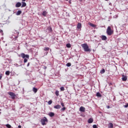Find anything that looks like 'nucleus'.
Wrapping results in <instances>:
<instances>
[{"mask_svg":"<svg viewBox=\"0 0 128 128\" xmlns=\"http://www.w3.org/2000/svg\"><path fill=\"white\" fill-rule=\"evenodd\" d=\"M20 56L22 58H24V64H26V62H28V60L30 58V56L28 54H26L24 53H22Z\"/></svg>","mask_w":128,"mask_h":128,"instance_id":"f257e3e1","label":"nucleus"},{"mask_svg":"<svg viewBox=\"0 0 128 128\" xmlns=\"http://www.w3.org/2000/svg\"><path fill=\"white\" fill-rule=\"evenodd\" d=\"M82 48H84V51L88 52H92V50L90 48L88 47V45L87 44H82Z\"/></svg>","mask_w":128,"mask_h":128,"instance_id":"f03ea898","label":"nucleus"},{"mask_svg":"<svg viewBox=\"0 0 128 128\" xmlns=\"http://www.w3.org/2000/svg\"><path fill=\"white\" fill-rule=\"evenodd\" d=\"M40 122L42 126H46V122H48V118L44 116L41 119Z\"/></svg>","mask_w":128,"mask_h":128,"instance_id":"7ed1b4c3","label":"nucleus"},{"mask_svg":"<svg viewBox=\"0 0 128 128\" xmlns=\"http://www.w3.org/2000/svg\"><path fill=\"white\" fill-rule=\"evenodd\" d=\"M106 34L108 36H112L114 34V30H112V28L110 26L107 28Z\"/></svg>","mask_w":128,"mask_h":128,"instance_id":"20e7f679","label":"nucleus"},{"mask_svg":"<svg viewBox=\"0 0 128 128\" xmlns=\"http://www.w3.org/2000/svg\"><path fill=\"white\" fill-rule=\"evenodd\" d=\"M8 94H9V96H10L12 100H14V98H16V96L14 94V93L12 92H8Z\"/></svg>","mask_w":128,"mask_h":128,"instance_id":"39448f33","label":"nucleus"},{"mask_svg":"<svg viewBox=\"0 0 128 128\" xmlns=\"http://www.w3.org/2000/svg\"><path fill=\"white\" fill-rule=\"evenodd\" d=\"M80 111L82 112H86V108L84 106H81L80 108Z\"/></svg>","mask_w":128,"mask_h":128,"instance_id":"423d86ee","label":"nucleus"},{"mask_svg":"<svg viewBox=\"0 0 128 128\" xmlns=\"http://www.w3.org/2000/svg\"><path fill=\"white\" fill-rule=\"evenodd\" d=\"M88 24L89 26H92V28H96V25L92 24V23H91V22H88Z\"/></svg>","mask_w":128,"mask_h":128,"instance_id":"0eeeda50","label":"nucleus"},{"mask_svg":"<svg viewBox=\"0 0 128 128\" xmlns=\"http://www.w3.org/2000/svg\"><path fill=\"white\" fill-rule=\"evenodd\" d=\"M122 80L123 82H126V80H128V77H126V76H122Z\"/></svg>","mask_w":128,"mask_h":128,"instance_id":"6e6552de","label":"nucleus"},{"mask_svg":"<svg viewBox=\"0 0 128 128\" xmlns=\"http://www.w3.org/2000/svg\"><path fill=\"white\" fill-rule=\"evenodd\" d=\"M60 108H61L60 106L58 104L54 106V108H56V110H60Z\"/></svg>","mask_w":128,"mask_h":128,"instance_id":"1a4fd4ad","label":"nucleus"},{"mask_svg":"<svg viewBox=\"0 0 128 128\" xmlns=\"http://www.w3.org/2000/svg\"><path fill=\"white\" fill-rule=\"evenodd\" d=\"M94 122V119L92 118H90L88 120V123L92 124Z\"/></svg>","mask_w":128,"mask_h":128,"instance_id":"9d476101","label":"nucleus"},{"mask_svg":"<svg viewBox=\"0 0 128 128\" xmlns=\"http://www.w3.org/2000/svg\"><path fill=\"white\" fill-rule=\"evenodd\" d=\"M20 6H22V3H20V2H17L16 4V8H20Z\"/></svg>","mask_w":128,"mask_h":128,"instance_id":"9b49d317","label":"nucleus"},{"mask_svg":"<svg viewBox=\"0 0 128 128\" xmlns=\"http://www.w3.org/2000/svg\"><path fill=\"white\" fill-rule=\"evenodd\" d=\"M108 128H114V124L112 123H109L108 124Z\"/></svg>","mask_w":128,"mask_h":128,"instance_id":"f8f14e48","label":"nucleus"},{"mask_svg":"<svg viewBox=\"0 0 128 128\" xmlns=\"http://www.w3.org/2000/svg\"><path fill=\"white\" fill-rule=\"evenodd\" d=\"M48 116H50L51 118H52V116H54V113L52 112H50L48 114Z\"/></svg>","mask_w":128,"mask_h":128,"instance_id":"ddd939ff","label":"nucleus"},{"mask_svg":"<svg viewBox=\"0 0 128 128\" xmlns=\"http://www.w3.org/2000/svg\"><path fill=\"white\" fill-rule=\"evenodd\" d=\"M32 90H33L34 92V94H36V92H38V88H33Z\"/></svg>","mask_w":128,"mask_h":128,"instance_id":"4468645a","label":"nucleus"},{"mask_svg":"<svg viewBox=\"0 0 128 128\" xmlns=\"http://www.w3.org/2000/svg\"><path fill=\"white\" fill-rule=\"evenodd\" d=\"M102 40H106L107 38L106 36H102Z\"/></svg>","mask_w":128,"mask_h":128,"instance_id":"2eb2a0df","label":"nucleus"},{"mask_svg":"<svg viewBox=\"0 0 128 128\" xmlns=\"http://www.w3.org/2000/svg\"><path fill=\"white\" fill-rule=\"evenodd\" d=\"M77 28H82V24L80 23H78V25H77Z\"/></svg>","mask_w":128,"mask_h":128,"instance_id":"dca6fc26","label":"nucleus"},{"mask_svg":"<svg viewBox=\"0 0 128 128\" xmlns=\"http://www.w3.org/2000/svg\"><path fill=\"white\" fill-rule=\"evenodd\" d=\"M26 6V3L25 2H22V8H24V6Z\"/></svg>","mask_w":128,"mask_h":128,"instance_id":"f3484780","label":"nucleus"},{"mask_svg":"<svg viewBox=\"0 0 128 128\" xmlns=\"http://www.w3.org/2000/svg\"><path fill=\"white\" fill-rule=\"evenodd\" d=\"M96 96H98V98H102V95L100 92H98L96 94Z\"/></svg>","mask_w":128,"mask_h":128,"instance_id":"a211bd4d","label":"nucleus"},{"mask_svg":"<svg viewBox=\"0 0 128 128\" xmlns=\"http://www.w3.org/2000/svg\"><path fill=\"white\" fill-rule=\"evenodd\" d=\"M55 94L56 96H60V92H58V90H56L55 92Z\"/></svg>","mask_w":128,"mask_h":128,"instance_id":"6ab92c4d","label":"nucleus"},{"mask_svg":"<svg viewBox=\"0 0 128 128\" xmlns=\"http://www.w3.org/2000/svg\"><path fill=\"white\" fill-rule=\"evenodd\" d=\"M22 14V11L21 10H18L17 12L16 13V16H20Z\"/></svg>","mask_w":128,"mask_h":128,"instance_id":"aec40b11","label":"nucleus"},{"mask_svg":"<svg viewBox=\"0 0 128 128\" xmlns=\"http://www.w3.org/2000/svg\"><path fill=\"white\" fill-rule=\"evenodd\" d=\"M48 14V12H46V11H44L42 13V16H46Z\"/></svg>","mask_w":128,"mask_h":128,"instance_id":"412c9836","label":"nucleus"},{"mask_svg":"<svg viewBox=\"0 0 128 128\" xmlns=\"http://www.w3.org/2000/svg\"><path fill=\"white\" fill-rule=\"evenodd\" d=\"M66 48H71L72 45H70V44H66Z\"/></svg>","mask_w":128,"mask_h":128,"instance_id":"4be33fe9","label":"nucleus"},{"mask_svg":"<svg viewBox=\"0 0 128 128\" xmlns=\"http://www.w3.org/2000/svg\"><path fill=\"white\" fill-rule=\"evenodd\" d=\"M66 66L70 67L72 66V64L70 62H68L66 64Z\"/></svg>","mask_w":128,"mask_h":128,"instance_id":"5701e85b","label":"nucleus"},{"mask_svg":"<svg viewBox=\"0 0 128 128\" xmlns=\"http://www.w3.org/2000/svg\"><path fill=\"white\" fill-rule=\"evenodd\" d=\"M44 50H45V51H48V50H50V48H48V47H46V48H45L44 49Z\"/></svg>","mask_w":128,"mask_h":128,"instance_id":"b1692460","label":"nucleus"},{"mask_svg":"<svg viewBox=\"0 0 128 128\" xmlns=\"http://www.w3.org/2000/svg\"><path fill=\"white\" fill-rule=\"evenodd\" d=\"M0 34H1L2 36H4V30L2 29H0Z\"/></svg>","mask_w":128,"mask_h":128,"instance_id":"393cba45","label":"nucleus"},{"mask_svg":"<svg viewBox=\"0 0 128 128\" xmlns=\"http://www.w3.org/2000/svg\"><path fill=\"white\" fill-rule=\"evenodd\" d=\"M104 72H106V70H104V69L101 70L100 74H104Z\"/></svg>","mask_w":128,"mask_h":128,"instance_id":"a878e982","label":"nucleus"},{"mask_svg":"<svg viewBox=\"0 0 128 128\" xmlns=\"http://www.w3.org/2000/svg\"><path fill=\"white\" fill-rule=\"evenodd\" d=\"M10 71H6V76H10Z\"/></svg>","mask_w":128,"mask_h":128,"instance_id":"bb28decb","label":"nucleus"},{"mask_svg":"<svg viewBox=\"0 0 128 128\" xmlns=\"http://www.w3.org/2000/svg\"><path fill=\"white\" fill-rule=\"evenodd\" d=\"M18 36L14 38V40H18V34H20V32H18Z\"/></svg>","mask_w":128,"mask_h":128,"instance_id":"cd10ccee","label":"nucleus"},{"mask_svg":"<svg viewBox=\"0 0 128 128\" xmlns=\"http://www.w3.org/2000/svg\"><path fill=\"white\" fill-rule=\"evenodd\" d=\"M60 90H62V92H64V87L62 86V87L60 88Z\"/></svg>","mask_w":128,"mask_h":128,"instance_id":"c85d7f7f","label":"nucleus"},{"mask_svg":"<svg viewBox=\"0 0 128 128\" xmlns=\"http://www.w3.org/2000/svg\"><path fill=\"white\" fill-rule=\"evenodd\" d=\"M52 104V100H50L48 102V104Z\"/></svg>","mask_w":128,"mask_h":128,"instance_id":"c756f323","label":"nucleus"},{"mask_svg":"<svg viewBox=\"0 0 128 128\" xmlns=\"http://www.w3.org/2000/svg\"><path fill=\"white\" fill-rule=\"evenodd\" d=\"M6 128H12V126L10 124H6Z\"/></svg>","mask_w":128,"mask_h":128,"instance_id":"7c9ffc66","label":"nucleus"},{"mask_svg":"<svg viewBox=\"0 0 128 128\" xmlns=\"http://www.w3.org/2000/svg\"><path fill=\"white\" fill-rule=\"evenodd\" d=\"M66 107H64L61 109V110H62V112H64V110H66Z\"/></svg>","mask_w":128,"mask_h":128,"instance_id":"2f4dec72","label":"nucleus"},{"mask_svg":"<svg viewBox=\"0 0 128 128\" xmlns=\"http://www.w3.org/2000/svg\"><path fill=\"white\" fill-rule=\"evenodd\" d=\"M61 106H64V102H61Z\"/></svg>","mask_w":128,"mask_h":128,"instance_id":"473e14b6","label":"nucleus"},{"mask_svg":"<svg viewBox=\"0 0 128 128\" xmlns=\"http://www.w3.org/2000/svg\"><path fill=\"white\" fill-rule=\"evenodd\" d=\"M93 128H98V126H96V125H93Z\"/></svg>","mask_w":128,"mask_h":128,"instance_id":"72a5a7b5","label":"nucleus"},{"mask_svg":"<svg viewBox=\"0 0 128 128\" xmlns=\"http://www.w3.org/2000/svg\"><path fill=\"white\" fill-rule=\"evenodd\" d=\"M2 74H0V80H2Z\"/></svg>","mask_w":128,"mask_h":128,"instance_id":"f704fd0d","label":"nucleus"},{"mask_svg":"<svg viewBox=\"0 0 128 128\" xmlns=\"http://www.w3.org/2000/svg\"><path fill=\"white\" fill-rule=\"evenodd\" d=\"M125 108H128V104H126V105L124 106Z\"/></svg>","mask_w":128,"mask_h":128,"instance_id":"c9c22d12","label":"nucleus"},{"mask_svg":"<svg viewBox=\"0 0 128 128\" xmlns=\"http://www.w3.org/2000/svg\"><path fill=\"white\" fill-rule=\"evenodd\" d=\"M18 128H22V126L19 125V126H18Z\"/></svg>","mask_w":128,"mask_h":128,"instance_id":"e433bc0d","label":"nucleus"},{"mask_svg":"<svg viewBox=\"0 0 128 128\" xmlns=\"http://www.w3.org/2000/svg\"><path fill=\"white\" fill-rule=\"evenodd\" d=\"M27 66H30V62L28 63Z\"/></svg>","mask_w":128,"mask_h":128,"instance_id":"4c0bfd02","label":"nucleus"},{"mask_svg":"<svg viewBox=\"0 0 128 128\" xmlns=\"http://www.w3.org/2000/svg\"><path fill=\"white\" fill-rule=\"evenodd\" d=\"M110 106H106L107 108H110Z\"/></svg>","mask_w":128,"mask_h":128,"instance_id":"58836bf2","label":"nucleus"},{"mask_svg":"<svg viewBox=\"0 0 128 128\" xmlns=\"http://www.w3.org/2000/svg\"><path fill=\"white\" fill-rule=\"evenodd\" d=\"M80 2H82V0H79Z\"/></svg>","mask_w":128,"mask_h":128,"instance_id":"ea45409f","label":"nucleus"},{"mask_svg":"<svg viewBox=\"0 0 128 128\" xmlns=\"http://www.w3.org/2000/svg\"><path fill=\"white\" fill-rule=\"evenodd\" d=\"M22 2H26V0H22Z\"/></svg>","mask_w":128,"mask_h":128,"instance_id":"a19ab883","label":"nucleus"},{"mask_svg":"<svg viewBox=\"0 0 128 128\" xmlns=\"http://www.w3.org/2000/svg\"><path fill=\"white\" fill-rule=\"evenodd\" d=\"M70 2V4H71L70 1V2Z\"/></svg>","mask_w":128,"mask_h":128,"instance_id":"79ce46f5","label":"nucleus"},{"mask_svg":"<svg viewBox=\"0 0 128 128\" xmlns=\"http://www.w3.org/2000/svg\"><path fill=\"white\" fill-rule=\"evenodd\" d=\"M105 0L108 1V0Z\"/></svg>","mask_w":128,"mask_h":128,"instance_id":"37998d69","label":"nucleus"},{"mask_svg":"<svg viewBox=\"0 0 128 128\" xmlns=\"http://www.w3.org/2000/svg\"><path fill=\"white\" fill-rule=\"evenodd\" d=\"M48 54V52H46V54Z\"/></svg>","mask_w":128,"mask_h":128,"instance_id":"c03bdc74","label":"nucleus"},{"mask_svg":"<svg viewBox=\"0 0 128 128\" xmlns=\"http://www.w3.org/2000/svg\"><path fill=\"white\" fill-rule=\"evenodd\" d=\"M66 0V2H68V0Z\"/></svg>","mask_w":128,"mask_h":128,"instance_id":"a18cd8bd","label":"nucleus"},{"mask_svg":"<svg viewBox=\"0 0 128 128\" xmlns=\"http://www.w3.org/2000/svg\"><path fill=\"white\" fill-rule=\"evenodd\" d=\"M50 30H52V28H50Z\"/></svg>","mask_w":128,"mask_h":128,"instance_id":"49530a36","label":"nucleus"}]
</instances>
